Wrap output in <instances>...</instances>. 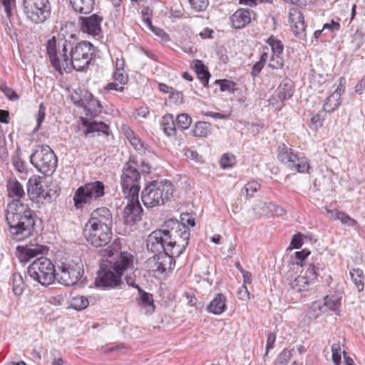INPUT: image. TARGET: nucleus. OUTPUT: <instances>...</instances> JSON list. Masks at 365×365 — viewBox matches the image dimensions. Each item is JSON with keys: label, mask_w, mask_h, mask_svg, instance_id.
Here are the masks:
<instances>
[{"label": "nucleus", "mask_w": 365, "mask_h": 365, "mask_svg": "<svg viewBox=\"0 0 365 365\" xmlns=\"http://www.w3.org/2000/svg\"><path fill=\"white\" fill-rule=\"evenodd\" d=\"M166 253H155L147 261V267L157 274H164L170 272L175 265V257Z\"/></svg>", "instance_id": "obj_14"}, {"label": "nucleus", "mask_w": 365, "mask_h": 365, "mask_svg": "<svg viewBox=\"0 0 365 365\" xmlns=\"http://www.w3.org/2000/svg\"><path fill=\"white\" fill-rule=\"evenodd\" d=\"M126 135L127 138L128 139L130 144L133 146V148L140 154L145 155L147 148L141 140L138 137H135L131 130L127 132Z\"/></svg>", "instance_id": "obj_35"}, {"label": "nucleus", "mask_w": 365, "mask_h": 365, "mask_svg": "<svg viewBox=\"0 0 365 365\" xmlns=\"http://www.w3.org/2000/svg\"><path fill=\"white\" fill-rule=\"evenodd\" d=\"M83 274V264L81 260L75 262L65 259L57 263L56 279L64 286L75 285Z\"/></svg>", "instance_id": "obj_9"}, {"label": "nucleus", "mask_w": 365, "mask_h": 365, "mask_svg": "<svg viewBox=\"0 0 365 365\" xmlns=\"http://www.w3.org/2000/svg\"><path fill=\"white\" fill-rule=\"evenodd\" d=\"M128 199V204L123 209V218L127 225H132L140 221L142 218L143 208L138 200V195L125 196Z\"/></svg>", "instance_id": "obj_15"}, {"label": "nucleus", "mask_w": 365, "mask_h": 365, "mask_svg": "<svg viewBox=\"0 0 365 365\" xmlns=\"http://www.w3.org/2000/svg\"><path fill=\"white\" fill-rule=\"evenodd\" d=\"M176 123L173 120V116L170 114H167L163 117L161 122V127L168 136H173L175 134Z\"/></svg>", "instance_id": "obj_31"}, {"label": "nucleus", "mask_w": 365, "mask_h": 365, "mask_svg": "<svg viewBox=\"0 0 365 365\" xmlns=\"http://www.w3.org/2000/svg\"><path fill=\"white\" fill-rule=\"evenodd\" d=\"M25 288L22 276L19 273H14L12 277L13 292L16 296H20Z\"/></svg>", "instance_id": "obj_36"}, {"label": "nucleus", "mask_w": 365, "mask_h": 365, "mask_svg": "<svg viewBox=\"0 0 365 365\" xmlns=\"http://www.w3.org/2000/svg\"><path fill=\"white\" fill-rule=\"evenodd\" d=\"M12 163L16 168V170L19 173H24L26 170V167L25 165V162L18 155H13Z\"/></svg>", "instance_id": "obj_49"}, {"label": "nucleus", "mask_w": 365, "mask_h": 365, "mask_svg": "<svg viewBox=\"0 0 365 365\" xmlns=\"http://www.w3.org/2000/svg\"><path fill=\"white\" fill-rule=\"evenodd\" d=\"M89 304L88 299L82 295H78L72 297L71 307L76 310H82L86 309Z\"/></svg>", "instance_id": "obj_41"}, {"label": "nucleus", "mask_w": 365, "mask_h": 365, "mask_svg": "<svg viewBox=\"0 0 365 365\" xmlns=\"http://www.w3.org/2000/svg\"><path fill=\"white\" fill-rule=\"evenodd\" d=\"M226 307L225 297L222 294H218L207 305V309L214 314H222Z\"/></svg>", "instance_id": "obj_26"}, {"label": "nucleus", "mask_w": 365, "mask_h": 365, "mask_svg": "<svg viewBox=\"0 0 365 365\" xmlns=\"http://www.w3.org/2000/svg\"><path fill=\"white\" fill-rule=\"evenodd\" d=\"M138 160L134 156H130L129 160L124 165L121 175V187L123 195L137 196L140 191L139 181L140 174L138 170Z\"/></svg>", "instance_id": "obj_7"}, {"label": "nucleus", "mask_w": 365, "mask_h": 365, "mask_svg": "<svg viewBox=\"0 0 365 365\" xmlns=\"http://www.w3.org/2000/svg\"><path fill=\"white\" fill-rule=\"evenodd\" d=\"M121 283L120 277L110 266V261L102 262L95 280L96 287L104 289H113L118 287Z\"/></svg>", "instance_id": "obj_13"}, {"label": "nucleus", "mask_w": 365, "mask_h": 365, "mask_svg": "<svg viewBox=\"0 0 365 365\" xmlns=\"http://www.w3.org/2000/svg\"><path fill=\"white\" fill-rule=\"evenodd\" d=\"M114 81H118L121 85H125L128 81V76L125 71H115L113 74Z\"/></svg>", "instance_id": "obj_54"}, {"label": "nucleus", "mask_w": 365, "mask_h": 365, "mask_svg": "<svg viewBox=\"0 0 365 365\" xmlns=\"http://www.w3.org/2000/svg\"><path fill=\"white\" fill-rule=\"evenodd\" d=\"M29 158L31 165L45 175H51L57 168V157L47 145H36Z\"/></svg>", "instance_id": "obj_5"}, {"label": "nucleus", "mask_w": 365, "mask_h": 365, "mask_svg": "<svg viewBox=\"0 0 365 365\" xmlns=\"http://www.w3.org/2000/svg\"><path fill=\"white\" fill-rule=\"evenodd\" d=\"M323 307L322 302H314L309 307L307 315L309 319H317L322 313L326 312Z\"/></svg>", "instance_id": "obj_37"}, {"label": "nucleus", "mask_w": 365, "mask_h": 365, "mask_svg": "<svg viewBox=\"0 0 365 365\" xmlns=\"http://www.w3.org/2000/svg\"><path fill=\"white\" fill-rule=\"evenodd\" d=\"M192 7L197 11H202L206 9L208 6L207 0H189Z\"/></svg>", "instance_id": "obj_50"}, {"label": "nucleus", "mask_w": 365, "mask_h": 365, "mask_svg": "<svg viewBox=\"0 0 365 365\" xmlns=\"http://www.w3.org/2000/svg\"><path fill=\"white\" fill-rule=\"evenodd\" d=\"M45 112H46V107L44 106L43 103H41L39 105L38 111L36 115L37 126H36V130H37L39 128L42 122L44 120L45 115H46Z\"/></svg>", "instance_id": "obj_56"}, {"label": "nucleus", "mask_w": 365, "mask_h": 365, "mask_svg": "<svg viewBox=\"0 0 365 365\" xmlns=\"http://www.w3.org/2000/svg\"><path fill=\"white\" fill-rule=\"evenodd\" d=\"M309 284L307 277L303 276H298L289 282L291 289L297 292L306 291Z\"/></svg>", "instance_id": "obj_32"}, {"label": "nucleus", "mask_w": 365, "mask_h": 365, "mask_svg": "<svg viewBox=\"0 0 365 365\" xmlns=\"http://www.w3.org/2000/svg\"><path fill=\"white\" fill-rule=\"evenodd\" d=\"M235 158L233 155L225 153L222 155L220 158V165L223 168H227L233 166L235 164Z\"/></svg>", "instance_id": "obj_46"}, {"label": "nucleus", "mask_w": 365, "mask_h": 365, "mask_svg": "<svg viewBox=\"0 0 365 365\" xmlns=\"http://www.w3.org/2000/svg\"><path fill=\"white\" fill-rule=\"evenodd\" d=\"M8 195L14 200H19L24 197L25 192L22 185L16 179L10 180L7 185Z\"/></svg>", "instance_id": "obj_28"}, {"label": "nucleus", "mask_w": 365, "mask_h": 365, "mask_svg": "<svg viewBox=\"0 0 365 365\" xmlns=\"http://www.w3.org/2000/svg\"><path fill=\"white\" fill-rule=\"evenodd\" d=\"M340 344H333L331 346L332 359L335 365H339L341 363V349Z\"/></svg>", "instance_id": "obj_51"}, {"label": "nucleus", "mask_w": 365, "mask_h": 365, "mask_svg": "<svg viewBox=\"0 0 365 365\" xmlns=\"http://www.w3.org/2000/svg\"><path fill=\"white\" fill-rule=\"evenodd\" d=\"M31 277L43 286L51 284L56 279V269L53 262L46 257H41L28 267Z\"/></svg>", "instance_id": "obj_8"}, {"label": "nucleus", "mask_w": 365, "mask_h": 365, "mask_svg": "<svg viewBox=\"0 0 365 365\" xmlns=\"http://www.w3.org/2000/svg\"><path fill=\"white\" fill-rule=\"evenodd\" d=\"M342 294L334 292L324 297L322 304L325 312L332 311L336 315H339L341 307Z\"/></svg>", "instance_id": "obj_22"}, {"label": "nucleus", "mask_w": 365, "mask_h": 365, "mask_svg": "<svg viewBox=\"0 0 365 365\" xmlns=\"http://www.w3.org/2000/svg\"><path fill=\"white\" fill-rule=\"evenodd\" d=\"M24 14L35 24L45 22L51 15V5L48 0H23Z\"/></svg>", "instance_id": "obj_11"}, {"label": "nucleus", "mask_w": 365, "mask_h": 365, "mask_svg": "<svg viewBox=\"0 0 365 365\" xmlns=\"http://www.w3.org/2000/svg\"><path fill=\"white\" fill-rule=\"evenodd\" d=\"M292 353L290 350L284 349L277 359L279 365H285L290 359Z\"/></svg>", "instance_id": "obj_55"}, {"label": "nucleus", "mask_w": 365, "mask_h": 365, "mask_svg": "<svg viewBox=\"0 0 365 365\" xmlns=\"http://www.w3.org/2000/svg\"><path fill=\"white\" fill-rule=\"evenodd\" d=\"M83 235L87 242L95 247L107 245L111 240V228L86 224Z\"/></svg>", "instance_id": "obj_12"}, {"label": "nucleus", "mask_w": 365, "mask_h": 365, "mask_svg": "<svg viewBox=\"0 0 365 365\" xmlns=\"http://www.w3.org/2000/svg\"><path fill=\"white\" fill-rule=\"evenodd\" d=\"M259 187V185L256 182H249L245 185L242 189V192H245L247 196H253L254 193L256 192Z\"/></svg>", "instance_id": "obj_52"}, {"label": "nucleus", "mask_w": 365, "mask_h": 365, "mask_svg": "<svg viewBox=\"0 0 365 365\" xmlns=\"http://www.w3.org/2000/svg\"><path fill=\"white\" fill-rule=\"evenodd\" d=\"M103 17L98 14H93L88 17L79 18L81 30L93 36H99L101 33V22Z\"/></svg>", "instance_id": "obj_16"}, {"label": "nucleus", "mask_w": 365, "mask_h": 365, "mask_svg": "<svg viewBox=\"0 0 365 365\" xmlns=\"http://www.w3.org/2000/svg\"><path fill=\"white\" fill-rule=\"evenodd\" d=\"M6 220L13 240L22 241L32 235L35 220L27 204L19 200H13L7 205Z\"/></svg>", "instance_id": "obj_3"}, {"label": "nucleus", "mask_w": 365, "mask_h": 365, "mask_svg": "<svg viewBox=\"0 0 365 365\" xmlns=\"http://www.w3.org/2000/svg\"><path fill=\"white\" fill-rule=\"evenodd\" d=\"M173 185L167 180L153 181L142 191L141 198L147 207L159 206L165 203L173 196Z\"/></svg>", "instance_id": "obj_4"}, {"label": "nucleus", "mask_w": 365, "mask_h": 365, "mask_svg": "<svg viewBox=\"0 0 365 365\" xmlns=\"http://www.w3.org/2000/svg\"><path fill=\"white\" fill-rule=\"evenodd\" d=\"M17 250L20 252L19 259L26 262L39 255L45 254L48 252V247L39 244H30L24 247L19 246Z\"/></svg>", "instance_id": "obj_20"}, {"label": "nucleus", "mask_w": 365, "mask_h": 365, "mask_svg": "<svg viewBox=\"0 0 365 365\" xmlns=\"http://www.w3.org/2000/svg\"><path fill=\"white\" fill-rule=\"evenodd\" d=\"M277 98L280 101L289 99L294 93L293 83L290 80H284L278 86Z\"/></svg>", "instance_id": "obj_27"}, {"label": "nucleus", "mask_w": 365, "mask_h": 365, "mask_svg": "<svg viewBox=\"0 0 365 365\" xmlns=\"http://www.w3.org/2000/svg\"><path fill=\"white\" fill-rule=\"evenodd\" d=\"M266 42L270 46L272 54L282 56L284 51V45L280 40L272 35L267 39Z\"/></svg>", "instance_id": "obj_38"}, {"label": "nucleus", "mask_w": 365, "mask_h": 365, "mask_svg": "<svg viewBox=\"0 0 365 365\" xmlns=\"http://www.w3.org/2000/svg\"><path fill=\"white\" fill-rule=\"evenodd\" d=\"M81 120L83 126L81 130L85 136H88L93 133H103L106 135H109V128L103 122L83 117L81 118Z\"/></svg>", "instance_id": "obj_18"}, {"label": "nucleus", "mask_w": 365, "mask_h": 365, "mask_svg": "<svg viewBox=\"0 0 365 365\" xmlns=\"http://www.w3.org/2000/svg\"><path fill=\"white\" fill-rule=\"evenodd\" d=\"M139 292L140 294V303L147 309L146 312H153L155 306L152 294L143 292L142 289Z\"/></svg>", "instance_id": "obj_42"}, {"label": "nucleus", "mask_w": 365, "mask_h": 365, "mask_svg": "<svg viewBox=\"0 0 365 365\" xmlns=\"http://www.w3.org/2000/svg\"><path fill=\"white\" fill-rule=\"evenodd\" d=\"M264 66V63L260 62V61H257L256 62L253 66H252V72H251V74L253 77H256L257 76L259 75V73L261 72L262 69L263 68Z\"/></svg>", "instance_id": "obj_64"}, {"label": "nucleus", "mask_w": 365, "mask_h": 365, "mask_svg": "<svg viewBox=\"0 0 365 365\" xmlns=\"http://www.w3.org/2000/svg\"><path fill=\"white\" fill-rule=\"evenodd\" d=\"M284 66V60L281 55L272 54L268 67L272 69H280Z\"/></svg>", "instance_id": "obj_44"}, {"label": "nucleus", "mask_w": 365, "mask_h": 365, "mask_svg": "<svg viewBox=\"0 0 365 365\" xmlns=\"http://www.w3.org/2000/svg\"><path fill=\"white\" fill-rule=\"evenodd\" d=\"M231 21L235 28L242 29L250 22V12L245 9H239L232 14Z\"/></svg>", "instance_id": "obj_23"}, {"label": "nucleus", "mask_w": 365, "mask_h": 365, "mask_svg": "<svg viewBox=\"0 0 365 365\" xmlns=\"http://www.w3.org/2000/svg\"><path fill=\"white\" fill-rule=\"evenodd\" d=\"M215 83L219 84L220 87L221 91H231L233 92L235 91V86L236 83L230 80L223 79V80H216Z\"/></svg>", "instance_id": "obj_47"}, {"label": "nucleus", "mask_w": 365, "mask_h": 365, "mask_svg": "<svg viewBox=\"0 0 365 365\" xmlns=\"http://www.w3.org/2000/svg\"><path fill=\"white\" fill-rule=\"evenodd\" d=\"M210 124L207 122H197L192 130L195 137H206L210 132Z\"/></svg>", "instance_id": "obj_34"}, {"label": "nucleus", "mask_w": 365, "mask_h": 365, "mask_svg": "<svg viewBox=\"0 0 365 365\" xmlns=\"http://www.w3.org/2000/svg\"><path fill=\"white\" fill-rule=\"evenodd\" d=\"M328 29L331 32L337 31L340 29V24L331 20L330 23L324 24L322 30Z\"/></svg>", "instance_id": "obj_60"}, {"label": "nucleus", "mask_w": 365, "mask_h": 365, "mask_svg": "<svg viewBox=\"0 0 365 365\" xmlns=\"http://www.w3.org/2000/svg\"><path fill=\"white\" fill-rule=\"evenodd\" d=\"M305 274L306 275L304 277H307L309 283L313 280L316 279L317 276L316 267L313 264H309V267L306 271Z\"/></svg>", "instance_id": "obj_57"}, {"label": "nucleus", "mask_w": 365, "mask_h": 365, "mask_svg": "<svg viewBox=\"0 0 365 365\" xmlns=\"http://www.w3.org/2000/svg\"><path fill=\"white\" fill-rule=\"evenodd\" d=\"M326 212L331 218L335 220H339L343 225L349 227H354L357 225V222L354 219L351 218L344 212L337 210H329L328 208L326 209Z\"/></svg>", "instance_id": "obj_25"}, {"label": "nucleus", "mask_w": 365, "mask_h": 365, "mask_svg": "<svg viewBox=\"0 0 365 365\" xmlns=\"http://www.w3.org/2000/svg\"><path fill=\"white\" fill-rule=\"evenodd\" d=\"M344 90L341 86H339L336 90L329 96L323 105L324 112L331 113L335 110L341 103V96Z\"/></svg>", "instance_id": "obj_21"}, {"label": "nucleus", "mask_w": 365, "mask_h": 365, "mask_svg": "<svg viewBox=\"0 0 365 365\" xmlns=\"http://www.w3.org/2000/svg\"><path fill=\"white\" fill-rule=\"evenodd\" d=\"M47 54L53 68L62 73V69L70 73L73 69L86 71L93 58L94 46L89 41L76 42L73 35L69 38L53 36L46 43Z\"/></svg>", "instance_id": "obj_1"}, {"label": "nucleus", "mask_w": 365, "mask_h": 365, "mask_svg": "<svg viewBox=\"0 0 365 365\" xmlns=\"http://www.w3.org/2000/svg\"><path fill=\"white\" fill-rule=\"evenodd\" d=\"M194 67L198 78L201 81L203 86L206 87L208 85L210 78V73L204 63L200 60L195 61Z\"/></svg>", "instance_id": "obj_30"}, {"label": "nucleus", "mask_w": 365, "mask_h": 365, "mask_svg": "<svg viewBox=\"0 0 365 365\" xmlns=\"http://www.w3.org/2000/svg\"><path fill=\"white\" fill-rule=\"evenodd\" d=\"M0 3L3 5L6 16L10 20L12 15V8L15 6V0H0Z\"/></svg>", "instance_id": "obj_53"}, {"label": "nucleus", "mask_w": 365, "mask_h": 365, "mask_svg": "<svg viewBox=\"0 0 365 365\" xmlns=\"http://www.w3.org/2000/svg\"><path fill=\"white\" fill-rule=\"evenodd\" d=\"M181 224L185 225L186 226V223L191 227H194L195 225V219L192 217L188 213H184L181 215ZM180 223V222H179Z\"/></svg>", "instance_id": "obj_62"}, {"label": "nucleus", "mask_w": 365, "mask_h": 365, "mask_svg": "<svg viewBox=\"0 0 365 365\" xmlns=\"http://www.w3.org/2000/svg\"><path fill=\"white\" fill-rule=\"evenodd\" d=\"M73 10L80 14H88L93 9L94 0H70Z\"/></svg>", "instance_id": "obj_29"}, {"label": "nucleus", "mask_w": 365, "mask_h": 365, "mask_svg": "<svg viewBox=\"0 0 365 365\" xmlns=\"http://www.w3.org/2000/svg\"><path fill=\"white\" fill-rule=\"evenodd\" d=\"M278 150V160L290 170L299 173H309L310 165L306 157L299 155L285 144L279 145Z\"/></svg>", "instance_id": "obj_10"}, {"label": "nucleus", "mask_w": 365, "mask_h": 365, "mask_svg": "<svg viewBox=\"0 0 365 365\" xmlns=\"http://www.w3.org/2000/svg\"><path fill=\"white\" fill-rule=\"evenodd\" d=\"M271 207L270 215L276 216H282L286 213L285 210L279 205L272 204L269 206Z\"/></svg>", "instance_id": "obj_61"}, {"label": "nucleus", "mask_w": 365, "mask_h": 365, "mask_svg": "<svg viewBox=\"0 0 365 365\" xmlns=\"http://www.w3.org/2000/svg\"><path fill=\"white\" fill-rule=\"evenodd\" d=\"M292 31L294 35L299 38H306L304 16L300 12L297 13V21L294 24V26H292Z\"/></svg>", "instance_id": "obj_33"}, {"label": "nucleus", "mask_w": 365, "mask_h": 365, "mask_svg": "<svg viewBox=\"0 0 365 365\" xmlns=\"http://www.w3.org/2000/svg\"><path fill=\"white\" fill-rule=\"evenodd\" d=\"M351 277L357 287L358 290L362 291L364 289V273L363 271L359 268L353 269L350 271Z\"/></svg>", "instance_id": "obj_40"}, {"label": "nucleus", "mask_w": 365, "mask_h": 365, "mask_svg": "<svg viewBox=\"0 0 365 365\" xmlns=\"http://www.w3.org/2000/svg\"><path fill=\"white\" fill-rule=\"evenodd\" d=\"M237 295L240 299L247 300L250 298L249 291L245 285H242L237 292Z\"/></svg>", "instance_id": "obj_63"}, {"label": "nucleus", "mask_w": 365, "mask_h": 365, "mask_svg": "<svg viewBox=\"0 0 365 365\" xmlns=\"http://www.w3.org/2000/svg\"><path fill=\"white\" fill-rule=\"evenodd\" d=\"M27 190L29 195L33 198L38 197L41 195L43 196L44 190L40 177L33 175L29 178L27 182Z\"/></svg>", "instance_id": "obj_24"}, {"label": "nucleus", "mask_w": 365, "mask_h": 365, "mask_svg": "<svg viewBox=\"0 0 365 365\" xmlns=\"http://www.w3.org/2000/svg\"><path fill=\"white\" fill-rule=\"evenodd\" d=\"M87 115L90 113L91 115H96L101 111V106L98 101H91L88 106L85 107Z\"/></svg>", "instance_id": "obj_48"}, {"label": "nucleus", "mask_w": 365, "mask_h": 365, "mask_svg": "<svg viewBox=\"0 0 365 365\" xmlns=\"http://www.w3.org/2000/svg\"><path fill=\"white\" fill-rule=\"evenodd\" d=\"M87 224L112 229L113 216L109 209L101 207L94 210Z\"/></svg>", "instance_id": "obj_17"}, {"label": "nucleus", "mask_w": 365, "mask_h": 365, "mask_svg": "<svg viewBox=\"0 0 365 365\" xmlns=\"http://www.w3.org/2000/svg\"><path fill=\"white\" fill-rule=\"evenodd\" d=\"M310 252L307 250H303L302 251H297L295 252V257L299 262H297V264L303 266V262L306 259V258L309 256Z\"/></svg>", "instance_id": "obj_58"}, {"label": "nucleus", "mask_w": 365, "mask_h": 365, "mask_svg": "<svg viewBox=\"0 0 365 365\" xmlns=\"http://www.w3.org/2000/svg\"><path fill=\"white\" fill-rule=\"evenodd\" d=\"M105 195V185L101 181L88 182L79 187L74 193L73 201L76 209L85 205H96V202Z\"/></svg>", "instance_id": "obj_6"}, {"label": "nucleus", "mask_w": 365, "mask_h": 365, "mask_svg": "<svg viewBox=\"0 0 365 365\" xmlns=\"http://www.w3.org/2000/svg\"><path fill=\"white\" fill-rule=\"evenodd\" d=\"M271 205V202L259 200L254 205L253 210L255 215L259 216L268 215H270L271 212V207H269Z\"/></svg>", "instance_id": "obj_39"}, {"label": "nucleus", "mask_w": 365, "mask_h": 365, "mask_svg": "<svg viewBox=\"0 0 365 365\" xmlns=\"http://www.w3.org/2000/svg\"><path fill=\"white\" fill-rule=\"evenodd\" d=\"M175 123L178 128L185 130L190 126L192 118L187 113H181L177 116Z\"/></svg>", "instance_id": "obj_43"}, {"label": "nucleus", "mask_w": 365, "mask_h": 365, "mask_svg": "<svg viewBox=\"0 0 365 365\" xmlns=\"http://www.w3.org/2000/svg\"><path fill=\"white\" fill-rule=\"evenodd\" d=\"M110 263L120 278L125 271L133 269V257L128 252H121L113 262H110Z\"/></svg>", "instance_id": "obj_19"}, {"label": "nucleus", "mask_w": 365, "mask_h": 365, "mask_svg": "<svg viewBox=\"0 0 365 365\" xmlns=\"http://www.w3.org/2000/svg\"><path fill=\"white\" fill-rule=\"evenodd\" d=\"M0 90L10 101H15L19 98V96L16 93V92L5 83H2L0 85Z\"/></svg>", "instance_id": "obj_45"}, {"label": "nucleus", "mask_w": 365, "mask_h": 365, "mask_svg": "<svg viewBox=\"0 0 365 365\" xmlns=\"http://www.w3.org/2000/svg\"><path fill=\"white\" fill-rule=\"evenodd\" d=\"M303 244V238L302 235L300 233H297L293 235L291 245L294 249H299L302 247Z\"/></svg>", "instance_id": "obj_59"}, {"label": "nucleus", "mask_w": 365, "mask_h": 365, "mask_svg": "<svg viewBox=\"0 0 365 365\" xmlns=\"http://www.w3.org/2000/svg\"><path fill=\"white\" fill-rule=\"evenodd\" d=\"M190 235L187 227L177 220L170 219L148 236L146 245L151 252L179 257L185 250Z\"/></svg>", "instance_id": "obj_2"}]
</instances>
